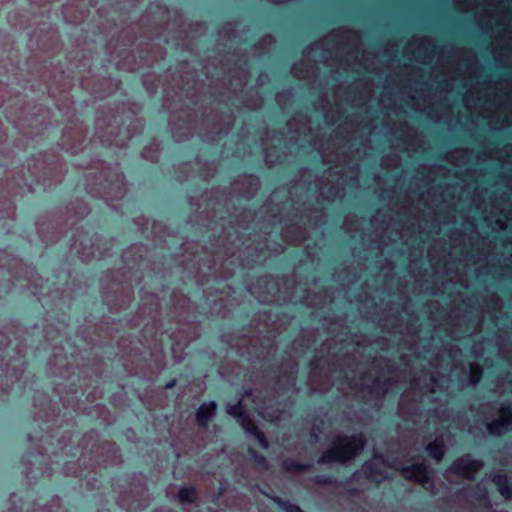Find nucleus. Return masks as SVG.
Listing matches in <instances>:
<instances>
[{
  "mask_svg": "<svg viewBox=\"0 0 512 512\" xmlns=\"http://www.w3.org/2000/svg\"><path fill=\"white\" fill-rule=\"evenodd\" d=\"M361 46V35L347 28L335 29L312 45V89L321 92L314 107L322 111L325 123L332 125L340 119L347 112L345 105L359 110L346 116L326 141L312 130V148L325 164L334 163L312 182V228L325 222L320 199L331 202L343 198L346 187H360L359 161L371 156L369 151L380 142H389L393 150L409 156L425 149L423 136L407 123L408 109L452 128L460 121L454 119L451 99L456 91L470 115L487 120L491 129L512 126L509 82L480 81L475 52L452 44L441 47L436 65L429 69L404 65L399 72L387 75L378 100L381 116L372 119L367 105L374 93L373 80L359 78L346 87L337 84L342 72L383 74L378 56Z\"/></svg>",
  "mask_w": 512,
  "mask_h": 512,
  "instance_id": "obj_1",
  "label": "nucleus"
},
{
  "mask_svg": "<svg viewBox=\"0 0 512 512\" xmlns=\"http://www.w3.org/2000/svg\"><path fill=\"white\" fill-rule=\"evenodd\" d=\"M460 349L450 346L439 351L435 357L428 358L432 370L422 371L410 381V388L402 394L398 414L401 418L417 424L422 418L425 422L444 423L450 418L448 388L450 378L443 371L456 366Z\"/></svg>",
  "mask_w": 512,
  "mask_h": 512,
  "instance_id": "obj_2",
  "label": "nucleus"
},
{
  "mask_svg": "<svg viewBox=\"0 0 512 512\" xmlns=\"http://www.w3.org/2000/svg\"><path fill=\"white\" fill-rule=\"evenodd\" d=\"M345 349L343 357L337 360V365L332 369L331 374L325 376L324 380L312 370L309 381L311 388L317 392H327L337 381H340L339 389L346 384L352 391L362 393L367 401L381 400L384 395L403 379V373L399 371L389 359L375 358L368 372L362 369V363L356 362L354 355L347 356L350 352V343H342Z\"/></svg>",
  "mask_w": 512,
  "mask_h": 512,
  "instance_id": "obj_3",
  "label": "nucleus"
},
{
  "mask_svg": "<svg viewBox=\"0 0 512 512\" xmlns=\"http://www.w3.org/2000/svg\"><path fill=\"white\" fill-rule=\"evenodd\" d=\"M458 11L468 12L478 7L481 29L493 38L492 54L497 65L512 67V0H453Z\"/></svg>",
  "mask_w": 512,
  "mask_h": 512,
  "instance_id": "obj_4",
  "label": "nucleus"
},
{
  "mask_svg": "<svg viewBox=\"0 0 512 512\" xmlns=\"http://www.w3.org/2000/svg\"><path fill=\"white\" fill-rule=\"evenodd\" d=\"M469 235L454 231L450 235V251L444 262L445 276L451 283L468 287L467 268L484 260L491 252V245L480 237L476 225L469 223Z\"/></svg>",
  "mask_w": 512,
  "mask_h": 512,
  "instance_id": "obj_5",
  "label": "nucleus"
},
{
  "mask_svg": "<svg viewBox=\"0 0 512 512\" xmlns=\"http://www.w3.org/2000/svg\"><path fill=\"white\" fill-rule=\"evenodd\" d=\"M261 394L262 391L258 390L246 391L236 405L228 407L227 412L237 418L243 429L253 435L263 449H267L269 447L268 440L251 418L250 409L271 422L281 421L284 419L286 412L278 406L275 407L272 404L273 399L266 400V396L262 397Z\"/></svg>",
  "mask_w": 512,
  "mask_h": 512,
  "instance_id": "obj_6",
  "label": "nucleus"
},
{
  "mask_svg": "<svg viewBox=\"0 0 512 512\" xmlns=\"http://www.w3.org/2000/svg\"><path fill=\"white\" fill-rule=\"evenodd\" d=\"M502 307L501 298L496 293H489L479 308L472 309L456 319L454 327L449 331L450 337L460 339L465 335L479 332L482 325V314L489 313L493 319H496L497 313L501 312Z\"/></svg>",
  "mask_w": 512,
  "mask_h": 512,
  "instance_id": "obj_7",
  "label": "nucleus"
},
{
  "mask_svg": "<svg viewBox=\"0 0 512 512\" xmlns=\"http://www.w3.org/2000/svg\"><path fill=\"white\" fill-rule=\"evenodd\" d=\"M365 443L366 439L362 434L338 435L333 439L332 446L320 456L318 463H345L358 455L364 449Z\"/></svg>",
  "mask_w": 512,
  "mask_h": 512,
  "instance_id": "obj_8",
  "label": "nucleus"
},
{
  "mask_svg": "<svg viewBox=\"0 0 512 512\" xmlns=\"http://www.w3.org/2000/svg\"><path fill=\"white\" fill-rule=\"evenodd\" d=\"M246 65V55L235 52L221 61L220 69L223 72L221 81L229 92L236 94L238 91H242L246 85L248 80Z\"/></svg>",
  "mask_w": 512,
  "mask_h": 512,
  "instance_id": "obj_9",
  "label": "nucleus"
},
{
  "mask_svg": "<svg viewBox=\"0 0 512 512\" xmlns=\"http://www.w3.org/2000/svg\"><path fill=\"white\" fill-rule=\"evenodd\" d=\"M479 414L483 417L489 434L501 436L512 430V404L503 403L499 408L495 403L480 405Z\"/></svg>",
  "mask_w": 512,
  "mask_h": 512,
  "instance_id": "obj_10",
  "label": "nucleus"
},
{
  "mask_svg": "<svg viewBox=\"0 0 512 512\" xmlns=\"http://www.w3.org/2000/svg\"><path fill=\"white\" fill-rule=\"evenodd\" d=\"M436 43L430 37H413L404 47L403 54L410 60L422 65L430 64L436 54Z\"/></svg>",
  "mask_w": 512,
  "mask_h": 512,
  "instance_id": "obj_11",
  "label": "nucleus"
},
{
  "mask_svg": "<svg viewBox=\"0 0 512 512\" xmlns=\"http://www.w3.org/2000/svg\"><path fill=\"white\" fill-rule=\"evenodd\" d=\"M484 463L481 460L473 459L469 454L457 459L445 472L444 477L448 482H455L459 479L472 480L474 475L482 469Z\"/></svg>",
  "mask_w": 512,
  "mask_h": 512,
  "instance_id": "obj_12",
  "label": "nucleus"
},
{
  "mask_svg": "<svg viewBox=\"0 0 512 512\" xmlns=\"http://www.w3.org/2000/svg\"><path fill=\"white\" fill-rule=\"evenodd\" d=\"M393 467L399 470L404 478L420 483L427 490L429 489L431 482L425 459L422 458L421 461H415L410 464L395 461Z\"/></svg>",
  "mask_w": 512,
  "mask_h": 512,
  "instance_id": "obj_13",
  "label": "nucleus"
},
{
  "mask_svg": "<svg viewBox=\"0 0 512 512\" xmlns=\"http://www.w3.org/2000/svg\"><path fill=\"white\" fill-rule=\"evenodd\" d=\"M260 181L254 175H247L239 178L233 183V190L246 199L252 198L258 191Z\"/></svg>",
  "mask_w": 512,
  "mask_h": 512,
  "instance_id": "obj_14",
  "label": "nucleus"
},
{
  "mask_svg": "<svg viewBox=\"0 0 512 512\" xmlns=\"http://www.w3.org/2000/svg\"><path fill=\"white\" fill-rule=\"evenodd\" d=\"M492 482L505 499L512 498V481L506 474L502 472L496 473L492 478Z\"/></svg>",
  "mask_w": 512,
  "mask_h": 512,
  "instance_id": "obj_15",
  "label": "nucleus"
},
{
  "mask_svg": "<svg viewBox=\"0 0 512 512\" xmlns=\"http://www.w3.org/2000/svg\"><path fill=\"white\" fill-rule=\"evenodd\" d=\"M429 456L440 461L445 454V439L443 435L437 436L432 442L426 446Z\"/></svg>",
  "mask_w": 512,
  "mask_h": 512,
  "instance_id": "obj_16",
  "label": "nucleus"
},
{
  "mask_svg": "<svg viewBox=\"0 0 512 512\" xmlns=\"http://www.w3.org/2000/svg\"><path fill=\"white\" fill-rule=\"evenodd\" d=\"M178 501L181 505H192L198 501V492L194 487H183L178 491Z\"/></svg>",
  "mask_w": 512,
  "mask_h": 512,
  "instance_id": "obj_17",
  "label": "nucleus"
},
{
  "mask_svg": "<svg viewBox=\"0 0 512 512\" xmlns=\"http://www.w3.org/2000/svg\"><path fill=\"white\" fill-rule=\"evenodd\" d=\"M215 411L216 404L214 402L202 404L197 412V422L199 425H206L207 422L214 416Z\"/></svg>",
  "mask_w": 512,
  "mask_h": 512,
  "instance_id": "obj_18",
  "label": "nucleus"
},
{
  "mask_svg": "<svg viewBox=\"0 0 512 512\" xmlns=\"http://www.w3.org/2000/svg\"><path fill=\"white\" fill-rule=\"evenodd\" d=\"M401 313L397 312L396 315H394L393 319H383V323H380V325L384 328L391 329V331L395 333H404V331H407L408 333L411 332L410 327L403 328L402 327V317L400 316ZM382 321V319H380Z\"/></svg>",
  "mask_w": 512,
  "mask_h": 512,
  "instance_id": "obj_19",
  "label": "nucleus"
},
{
  "mask_svg": "<svg viewBox=\"0 0 512 512\" xmlns=\"http://www.w3.org/2000/svg\"><path fill=\"white\" fill-rule=\"evenodd\" d=\"M379 461L380 459L377 456H375L374 461L364 464L361 471L367 478L374 482H380L382 479L387 477L383 473H378L374 471V467L377 466Z\"/></svg>",
  "mask_w": 512,
  "mask_h": 512,
  "instance_id": "obj_20",
  "label": "nucleus"
},
{
  "mask_svg": "<svg viewBox=\"0 0 512 512\" xmlns=\"http://www.w3.org/2000/svg\"><path fill=\"white\" fill-rule=\"evenodd\" d=\"M469 497V501L474 505L485 506L488 503L487 490L481 483L475 487L473 494Z\"/></svg>",
  "mask_w": 512,
  "mask_h": 512,
  "instance_id": "obj_21",
  "label": "nucleus"
},
{
  "mask_svg": "<svg viewBox=\"0 0 512 512\" xmlns=\"http://www.w3.org/2000/svg\"><path fill=\"white\" fill-rule=\"evenodd\" d=\"M312 467L311 464H301L292 459H286L282 463V468L286 472L298 474L303 471H307Z\"/></svg>",
  "mask_w": 512,
  "mask_h": 512,
  "instance_id": "obj_22",
  "label": "nucleus"
},
{
  "mask_svg": "<svg viewBox=\"0 0 512 512\" xmlns=\"http://www.w3.org/2000/svg\"><path fill=\"white\" fill-rule=\"evenodd\" d=\"M400 156L394 152L384 156L381 161V168L385 170L387 173L396 169L400 165Z\"/></svg>",
  "mask_w": 512,
  "mask_h": 512,
  "instance_id": "obj_23",
  "label": "nucleus"
},
{
  "mask_svg": "<svg viewBox=\"0 0 512 512\" xmlns=\"http://www.w3.org/2000/svg\"><path fill=\"white\" fill-rule=\"evenodd\" d=\"M362 226V220L354 214H348L344 219L343 228L347 233L359 232Z\"/></svg>",
  "mask_w": 512,
  "mask_h": 512,
  "instance_id": "obj_24",
  "label": "nucleus"
},
{
  "mask_svg": "<svg viewBox=\"0 0 512 512\" xmlns=\"http://www.w3.org/2000/svg\"><path fill=\"white\" fill-rule=\"evenodd\" d=\"M275 40L271 35H265L262 39L254 46V55L260 56L269 51V47L274 44Z\"/></svg>",
  "mask_w": 512,
  "mask_h": 512,
  "instance_id": "obj_25",
  "label": "nucleus"
},
{
  "mask_svg": "<svg viewBox=\"0 0 512 512\" xmlns=\"http://www.w3.org/2000/svg\"><path fill=\"white\" fill-rule=\"evenodd\" d=\"M249 453L253 459L255 467L259 471H264V470L268 469V467H269L268 461L263 455L259 454L257 451H255L251 448L249 449Z\"/></svg>",
  "mask_w": 512,
  "mask_h": 512,
  "instance_id": "obj_26",
  "label": "nucleus"
},
{
  "mask_svg": "<svg viewBox=\"0 0 512 512\" xmlns=\"http://www.w3.org/2000/svg\"><path fill=\"white\" fill-rule=\"evenodd\" d=\"M483 369L478 363H471L469 368V381L476 385L482 378Z\"/></svg>",
  "mask_w": 512,
  "mask_h": 512,
  "instance_id": "obj_27",
  "label": "nucleus"
},
{
  "mask_svg": "<svg viewBox=\"0 0 512 512\" xmlns=\"http://www.w3.org/2000/svg\"><path fill=\"white\" fill-rule=\"evenodd\" d=\"M233 125V118L231 116L227 117L221 125L214 126V133L220 135L222 133L226 134Z\"/></svg>",
  "mask_w": 512,
  "mask_h": 512,
  "instance_id": "obj_28",
  "label": "nucleus"
},
{
  "mask_svg": "<svg viewBox=\"0 0 512 512\" xmlns=\"http://www.w3.org/2000/svg\"><path fill=\"white\" fill-rule=\"evenodd\" d=\"M285 389L289 390L295 386L296 382V368L295 365L290 367L289 372L284 377Z\"/></svg>",
  "mask_w": 512,
  "mask_h": 512,
  "instance_id": "obj_29",
  "label": "nucleus"
},
{
  "mask_svg": "<svg viewBox=\"0 0 512 512\" xmlns=\"http://www.w3.org/2000/svg\"><path fill=\"white\" fill-rule=\"evenodd\" d=\"M292 100V93L290 91H282L277 93L276 101L278 105L284 109L288 103Z\"/></svg>",
  "mask_w": 512,
  "mask_h": 512,
  "instance_id": "obj_30",
  "label": "nucleus"
},
{
  "mask_svg": "<svg viewBox=\"0 0 512 512\" xmlns=\"http://www.w3.org/2000/svg\"><path fill=\"white\" fill-rule=\"evenodd\" d=\"M72 10H73V8L70 7V6H67V7L64 8L63 15H64L65 19L68 22L73 23V24L80 23L82 21V19H83V15H81L79 17H72V15H71Z\"/></svg>",
  "mask_w": 512,
  "mask_h": 512,
  "instance_id": "obj_31",
  "label": "nucleus"
},
{
  "mask_svg": "<svg viewBox=\"0 0 512 512\" xmlns=\"http://www.w3.org/2000/svg\"><path fill=\"white\" fill-rule=\"evenodd\" d=\"M319 429L316 425H313L312 431H311V441L312 442H318L320 440L318 435Z\"/></svg>",
  "mask_w": 512,
  "mask_h": 512,
  "instance_id": "obj_32",
  "label": "nucleus"
},
{
  "mask_svg": "<svg viewBox=\"0 0 512 512\" xmlns=\"http://www.w3.org/2000/svg\"><path fill=\"white\" fill-rule=\"evenodd\" d=\"M246 105L251 109H258L263 105V100L259 97L253 103H247Z\"/></svg>",
  "mask_w": 512,
  "mask_h": 512,
  "instance_id": "obj_33",
  "label": "nucleus"
},
{
  "mask_svg": "<svg viewBox=\"0 0 512 512\" xmlns=\"http://www.w3.org/2000/svg\"><path fill=\"white\" fill-rule=\"evenodd\" d=\"M285 511L286 512H303L299 506L297 505H294V504H287L285 506Z\"/></svg>",
  "mask_w": 512,
  "mask_h": 512,
  "instance_id": "obj_34",
  "label": "nucleus"
},
{
  "mask_svg": "<svg viewBox=\"0 0 512 512\" xmlns=\"http://www.w3.org/2000/svg\"><path fill=\"white\" fill-rule=\"evenodd\" d=\"M257 81H258L259 85H263L266 81H268V75L261 74Z\"/></svg>",
  "mask_w": 512,
  "mask_h": 512,
  "instance_id": "obj_35",
  "label": "nucleus"
},
{
  "mask_svg": "<svg viewBox=\"0 0 512 512\" xmlns=\"http://www.w3.org/2000/svg\"><path fill=\"white\" fill-rule=\"evenodd\" d=\"M356 346H357V347H353L352 351H353V352H357V353H359V350H360V348H361L360 343H359V342H357V345H356Z\"/></svg>",
  "mask_w": 512,
  "mask_h": 512,
  "instance_id": "obj_36",
  "label": "nucleus"
},
{
  "mask_svg": "<svg viewBox=\"0 0 512 512\" xmlns=\"http://www.w3.org/2000/svg\"><path fill=\"white\" fill-rule=\"evenodd\" d=\"M366 236H367L366 234L361 233V239H362L364 245H366Z\"/></svg>",
  "mask_w": 512,
  "mask_h": 512,
  "instance_id": "obj_37",
  "label": "nucleus"
},
{
  "mask_svg": "<svg viewBox=\"0 0 512 512\" xmlns=\"http://www.w3.org/2000/svg\"><path fill=\"white\" fill-rule=\"evenodd\" d=\"M410 320H411V322H413V323H411V326H413V327H414V325H415V323H416L417 319H416L415 317H411V319H410Z\"/></svg>",
  "mask_w": 512,
  "mask_h": 512,
  "instance_id": "obj_38",
  "label": "nucleus"
},
{
  "mask_svg": "<svg viewBox=\"0 0 512 512\" xmlns=\"http://www.w3.org/2000/svg\"><path fill=\"white\" fill-rule=\"evenodd\" d=\"M419 252H420V254L423 253V247L419 248Z\"/></svg>",
  "mask_w": 512,
  "mask_h": 512,
  "instance_id": "obj_39",
  "label": "nucleus"
}]
</instances>
